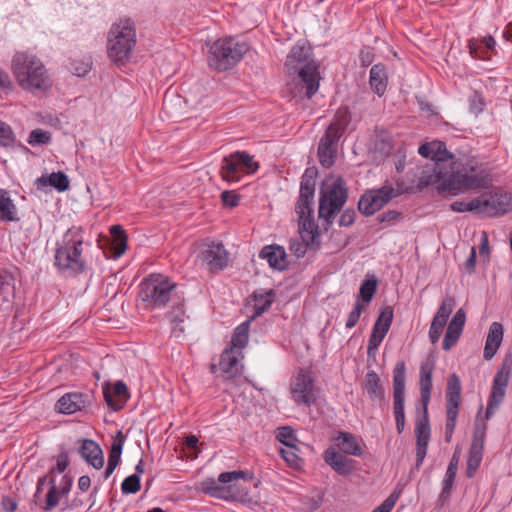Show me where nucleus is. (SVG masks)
Returning a JSON list of instances; mask_svg holds the SVG:
<instances>
[{
    "mask_svg": "<svg viewBox=\"0 0 512 512\" xmlns=\"http://www.w3.org/2000/svg\"><path fill=\"white\" fill-rule=\"evenodd\" d=\"M317 171L307 168L300 182L299 196L295 204L301 240H291L289 249L297 257H303L307 248H317L320 244L319 227L314 219V195Z\"/></svg>",
    "mask_w": 512,
    "mask_h": 512,
    "instance_id": "f257e3e1",
    "label": "nucleus"
},
{
    "mask_svg": "<svg viewBox=\"0 0 512 512\" xmlns=\"http://www.w3.org/2000/svg\"><path fill=\"white\" fill-rule=\"evenodd\" d=\"M446 188L464 192L488 186V173L474 157L455 158L446 164Z\"/></svg>",
    "mask_w": 512,
    "mask_h": 512,
    "instance_id": "f03ea898",
    "label": "nucleus"
},
{
    "mask_svg": "<svg viewBox=\"0 0 512 512\" xmlns=\"http://www.w3.org/2000/svg\"><path fill=\"white\" fill-rule=\"evenodd\" d=\"M11 71L18 85L25 91H47L52 86L50 74L44 63L28 51L14 53Z\"/></svg>",
    "mask_w": 512,
    "mask_h": 512,
    "instance_id": "7ed1b4c3",
    "label": "nucleus"
},
{
    "mask_svg": "<svg viewBox=\"0 0 512 512\" xmlns=\"http://www.w3.org/2000/svg\"><path fill=\"white\" fill-rule=\"evenodd\" d=\"M137 44L136 23L130 17H120L107 32L106 51L116 65H125L132 57Z\"/></svg>",
    "mask_w": 512,
    "mask_h": 512,
    "instance_id": "20e7f679",
    "label": "nucleus"
},
{
    "mask_svg": "<svg viewBox=\"0 0 512 512\" xmlns=\"http://www.w3.org/2000/svg\"><path fill=\"white\" fill-rule=\"evenodd\" d=\"M90 245L84 241V231L79 226H72L56 243L55 266L61 271L83 273L86 261L83 257L84 246Z\"/></svg>",
    "mask_w": 512,
    "mask_h": 512,
    "instance_id": "39448f33",
    "label": "nucleus"
},
{
    "mask_svg": "<svg viewBox=\"0 0 512 512\" xmlns=\"http://www.w3.org/2000/svg\"><path fill=\"white\" fill-rule=\"evenodd\" d=\"M433 366L423 363L420 366V393L423 404V415L417 419L416 433V468L419 469L427 455L428 444L431 436V429L428 417V404L432 391Z\"/></svg>",
    "mask_w": 512,
    "mask_h": 512,
    "instance_id": "423d86ee",
    "label": "nucleus"
},
{
    "mask_svg": "<svg viewBox=\"0 0 512 512\" xmlns=\"http://www.w3.org/2000/svg\"><path fill=\"white\" fill-rule=\"evenodd\" d=\"M310 56V48L298 42L291 48L285 61L288 73L298 74L305 86V95L309 99L318 91L320 81L318 66Z\"/></svg>",
    "mask_w": 512,
    "mask_h": 512,
    "instance_id": "0eeeda50",
    "label": "nucleus"
},
{
    "mask_svg": "<svg viewBox=\"0 0 512 512\" xmlns=\"http://www.w3.org/2000/svg\"><path fill=\"white\" fill-rule=\"evenodd\" d=\"M348 199V189L341 177H327L319 192L318 220L328 229Z\"/></svg>",
    "mask_w": 512,
    "mask_h": 512,
    "instance_id": "6e6552de",
    "label": "nucleus"
},
{
    "mask_svg": "<svg viewBox=\"0 0 512 512\" xmlns=\"http://www.w3.org/2000/svg\"><path fill=\"white\" fill-rule=\"evenodd\" d=\"M176 283L162 274H150L139 284L138 299L146 310L166 307L171 300Z\"/></svg>",
    "mask_w": 512,
    "mask_h": 512,
    "instance_id": "1a4fd4ad",
    "label": "nucleus"
},
{
    "mask_svg": "<svg viewBox=\"0 0 512 512\" xmlns=\"http://www.w3.org/2000/svg\"><path fill=\"white\" fill-rule=\"evenodd\" d=\"M247 50L245 42L233 37L219 39L209 49L208 64L217 71H227L240 62Z\"/></svg>",
    "mask_w": 512,
    "mask_h": 512,
    "instance_id": "9d476101",
    "label": "nucleus"
},
{
    "mask_svg": "<svg viewBox=\"0 0 512 512\" xmlns=\"http://www.w3.org/2000/svg\"><path fill=\"white\" fill-rule=\"evenodd\" d=\"M259 168V164L254 161L246 151H236L225 156L221 161L220 174L224 181L228 183H237L241 181L244 175L254 174Z\"/></svg>",
    "mask_w": 512,
    "mask_h": 512,
    "instance_id": "9b49d317",
    "label": "nucleus"
},
{
    "mask_svg": "<svg viewBox=\"0 0 512 512\" xmlns=\"http://www.w3.org/2000/svg\"><path fill=\"white\" fill-rule=\"evenodd\" d=\"M461 381L457 374H451L447 379L446 387V423L445 440L450 442L456 428L457 417L461 400Z\"/></svg>",
    "mask_w": 512,
    "mask_h": 512,
    "instance_id": "f8f14e48",
    "label": "nucleus"
},
{
    "mask_svg": "<svg viewBox=\"0 0 512 512\" xmlns=\"http://www.w3.org/2000/svg\"><path fill=\"white\" fill-rule=\"evenodd\" d=\"M405 382L406 364L399 361L393 369V413L399 434L405 428Z\"/></svg>",
    "mask_w": 512,
    "mask_h": 512,
    "instance_id": "ddd939ff",
    "label": "nucleus"
},
{
    "mask_svg": "<svg viewBox=\"0 0 512 512\" xmlns=\"http://www.w3.org/2000/svg\"><path fill=\"white\" fill-rule=\"evenodd\" d=\"M511 370L512 360H508L506 358L493 378L492 387L487 402V408L485 411V420H489L495 414V411L498 409L499 405L503 402Z\"/></svg>",
    "mask_w": 512,
    "mask_h": 512,
    "instance_id": "4468645a",
    "label": "nucleus"
},
{
    "mask_svg": "<svg viewBox=\"0 0 512 512\" xmlns=\"http://www.w3.org/2000/svg\"><path fill=\"white\" fill-rule=\"evenodd\" d=\"M397 194L391 185L366 191L359 199L358 210L364 216H372L389 203Z\"/></svg>",
    "mask_w": 512,
    "mask_h": 512,
    "instance_id": "2eb2a0df",
    "label": "nucleus"
},
{
    "mask_svg": "<svg viewBox=\"0 0 512 512\" xmlns=\"http://www.w3.org/2000/svg\"><path fill=\"white\" fill-rule=\"evenodd\" d=\"M479 215L496 217L512 211V193L497 191L478 197Z\"/></svg>",
    "mask_w": 512,
    "mask_h": 512,
    "instance_id": "dca6fc26",
    "label": "nucleus"
},
{
    "mask_svg": "<svg viewBox=\"0 0 512 512\" xmlns=\"http://www.w3.org/2000/svg\"><path fill=\"white\" fill-rule=\"evenodd\" d=\"M198 259L210 272H218L227 266L229 254L222 243L211 242L203 245Z\"/></svg>",
    "mask_w": 512,
    "mask_h": 512,
    "instance_id": "f3484780",
    "label": "nucleus"
},
{
    "mask_svg": "<svg viewBox=\"0 0 512 512\" xmlns=\"http://www.w3.org/2000/svg\"><path fill=\"white\" fill-rule=\"evenodd\" d=\"M290 393L298 405L310 407L314 400V380L309 373L301 370L290 383Z\"/></svg>",
    "mask_w": 512,
    "mask_h": 512,
    "instance_id": "a211bd4d",
    "label": "nucleus"
},
{
    "mask_svg": "<svg viewBox=\"0 0 512 512\" xmlns=\"http://www.w3.org/2000/svg\"><path fill=\"white\" fill-rule=\"evenodd\" d=\"M73 485V478L68 474H63L57 482L49 481V490L46 494L45 504L42 507L44 512H51L56 508L62 498H67Z\"/></svg>",
    "mask_w": 512,
    "mask_h": 512,
    "instance_id": "6ab92c4d",
    "label": "nucleus"
},
{
    "mask_svg": "<svg viewBox=\"0 0 512 512\" xmlns=\"http://www.w3.org/2000/svg\"><path fill=\"white\" fill-rule=\"evenodd\" d=\"M393 321V309L390 306L383 308L376 319L368 340L367 352L370 355L377 350L388 333Z\"/></svg>",
    "mask_w": 512,
    "mask_h": 512,
    "instance_id": "aec40b11",
    "label": "nucleus"
},
{
    "mask_svg": "<svg viewBox=\"0 0 512 512\" xmlns=\"http://www.w3.org/2000/svg\"><path fill=\"white\" fill-rule=\"evenodd\" d=\"M91 403L90 396L82 392H67L55 403L54 410L63 415L83 411Z\"/></svg>",
    "mask_w": 512,
    "mask_h": 512,
    "instance_id": "412c9836",
    "label": "nucleus"
},
{
    "mask_svg": "<svg viewBox=\"0 0 512 512\" xmlns=\"http://www.w3.org/2000/svg\"><path fill=\"white\" fill-rule=\"evenodd\" d=\"M340 138L341 137L338 135L332 133L331 130H326L321 137L317 154L319 162L323 167L330 168L333 166Z\"/></svg>",
    "mask_w": 512,
    "mask_h": 512,
    "instance_id": "4be33fe9",
    "label": "nucleus"
},
{
    "mask_svg": "<svg viewBox=\"0 0 512 512\" xmlns=\"http://www.w3.org/2000/svg\"><path fill=\"white\" fill-rule=\"evenodd\" d=\"M103 397L110 409L119 411L130 398L128 387L123 381H117L113 385L106 384L103 387Z\"/></svg>",
    "mask_w": 512,
    "mask_h": 512,
    "instance_id": "5701e85b",
    "label": "nucleus"
},
{
    "mask_svg": "<svg viewBox=\"0 0 512 512\" xmlns=\"http://www.w3.org/2000/svg\"><path fill=\"white\" fill-rule=\"evenodd\" d=\"M242 358V352L233 348H226L222 352L219 361V369L225 378L230 379L242 373Z\"/></svg>",
    "mask_w": 512,
    "mask_h": 512,
    "instance_id": "b1692460",
    "label": "nucleus"
},
{
    "mask_svg": "<svg viewBox=\"0 0 512 512\" xmlns=\"http://www.w3.org/2000/svg\"><path fill=\"white\" fill-rule=\"evenodd\" d=\"M446 164H433L423 169L418 180L417 187L422 190L431 185H440L438 188L447 190L446 188Z\"/></svg>",
    "mask_w": 512,
    "mask_h": 512,
    "instance_id": "393cba45",
    "label": "nucleus"
},
{
    "mask_svg": "<svg viewBox=\"0 0 512 512\" xmlns=\"http://www.w3.org/2000/svg\"><path fill=\"white\" fill-rule=\"evenodd\" d=\"M465 322L466 313L462 308H460L457 310L448 324L442 343V348L445 351H449L457 343L460 336L462 335Z\"/></svg>",
    "mask_w": 512,
    "mask_h": 512,
    "instance_id": "a878e982",
    "label": "nucleus"
},
{
    "mask_svg": "<svg viewBox=\"0 0 512 512\" xmlns=\"http://www.w3.org/2000/svg\"><path fill=\"white\" fill-rule=\"evenodd\" d=\"M418 153L424 158H430L434 164H447L448 160L453 159V154L447 150L446 144L442 141L435 140L422 144Z\"/></svg>",
    "mask_w": 512,
    "mask_h": 512,
    "instance_id": "bb28decb",
    "label": "nucleus"
},
{
    "mask_svg": "<svg viewBox=\"0 0 512 512\" xmlns=\"http://www.w3.org/2000/svg\"><path fill=\"white\" fill-rule=\"evenodd\" d=\"M79 454L95 469H100L104 465L103 451L94 440L83 439L79 448Z\"/></svg>",
    "mask_w": 512,
    "mask_h": 512,
    "instance_id": "cd10ccee",
    "label": "nucleus"
},
{
    "mask_svg": "<svg viewBox=\"0 0 512 512\" xmlns=\"http://www.w3.org/2000/svg\"><path fill=\"white\" fill-rule=\"evenodd\" d=\"M503 326L499 322L491 323L486 337L483 357L485 360H491L497 353L503 340Z\"/></svg>",
    "mask_w": 512,
    "mask_h": 512,
    "instance_id": "c85d7f7f",
    "label": "nucleus"
},
{
    "mask_svg": "<svg viewBox=\"0 0 512 512\" xmlns=\"http://www.w3.org/2000/svg\"><path fill=\"white\" fill-rule=\"evenodd\" d=\"M259 257L267 260L273 269L282 271L287 267L286 252L282 246L267 245L262 248Z\"/></svg>",
    "mask_w": 512,
    "mask_h": 512,
    "instance_id": "c756f323",
    "label": "nucleus"
},
{
    "mask_svg": "<svg viewBox=\"0 0 512 512\" xmlns=\"http://www.w3.org/2000/svg\"><path fill=\"white\" fill-rule=\"evenodd\" d=\"M325 461L335 472L340 475H349L354 469V461L352 459L347 458L346 456L334 451L333 449H328L325 452Z\"/></svg>",
    "mask_w": 512,
    "mask_h": 512,
    "instance_id": "7c9ffc66",
    "label": "nucleus"
},
{
    "mask_svg": "<svg viewBox=\"0 0 512 512\" xmlns=\"http://www.w3.org/2000/svg\"><path fill=\"white\" fill-rule=\"evenodd\" d=\"M275 291L273 289H258L253 293L254 315L252 320L266 312L275 300Z\"/></svg>",
    "mask_w": 512,
    "mask_h": 512,
    "instance_id": "2f4dec72",
    "label": "nucleus"
},
{
    "mask_svg": "<svg viewBox=\"0 0 512 512\" xmlns=\"http://www.w3.org/2000/svg\"><path fill=\"white\" fill-rule=\"evenodd\" d=\"M387 73L385 66L381 63L371 67L369 73V84L371 89L378 95L382 96L387 88Z\"/></svg>",
    "mask_w": 512,
    "mask_h": 512,
    "instance_id": "473e14b6",
    "label": "nucleus"
},
{
    "mask_svg": "<svg viewBox=\"0 0 512 512\" xmlns=\"http://www.w3.org/2000/svg\"><path fill=\"white\" fill-rule=\"evenodd\" d=\"M168 318L172 325V334L175 337H180L184 332L183 323L188 318L186 316L185 306L183 301L174 303L172 309L168 313Z\"/></svg>",
    "mask_w": 512,
    "mask_h": 512,
    "instance_id": "72a5a7b5",
    "label": "nucleus"
},
{
    "mask_svg": "<svg viewBox=\"0 0 512 512\" xmlns=\"http://www.w3.org/2000/svg\"><path fill=\"white\" fill-rule=\"evenodd\" d=\"M458 462H459L458 456L456 454H453V456L449 462V465L447 467L444 479H443L442 491L439 495V501H442V502L446 501L451 494L452 486L455 481V477H456V473H457V469H458Z\"/></svg>",
    "mask_w": 512,
    "mask_h": 512,
    "instance_id": "f704fd0d",
    "label": "nucleus"
},
{
    "mask_svg": "<svg viewBox=\"0 0 512 512\" xmlns=\"http://www.w3.org/2000/svg\"><path fill=\"white\" fill-rule=\"evenodd\" d=\"M351 118V112L348 107H340L336 111L333 121L326 130H331L332 133L341 137L349 128Z\"/></svg>",
    "mask_w": 512,
    "mask_h": 512,
    "instance_id": "c9c22d12",
    "label": "nucleus"
},
{
    "mask_svg": "<svg viewBox=\"0 0 512 512\" xmlns=\"http://www.w3.org/2000/svg\"><path fill=\"white\" fill-rule=\"evenodd\" d=\"M365 389L368 393L369 398L372 401L382 402L385 397V391L380 383V378L378 374L370 370L366 373L365 376Z\"/></svg>",
    "mask_w": 512,
    "mask_h": 512,
    "instance_id": "e433bc0d",
    "label": "nucleus"
},
{
    "mask_svg": "<svg viewBox=\"0 0 512 512\" xmlns=\"http://www.w3.org/2000/svg\"><path fill=\"white\" fill-rule=\"evenodd\" d=\"M336 441L341 451L347 455L361 456L363 451L358 444L355 436L348 432H339Z\"/></svg>",
    "mask_w": 512,
    "mask_h": 512,
    "instance_id": "4c0bfd02",
    "label": "nucleus"
},
{
    "mask_svg": "<svg viewBox=\"0 0 512 512\" xmlns=\"http://www.w3.org/2000/svg\"><path fill=\"white\" fill-rule=\"evenodd\" d=\"M37 185L52 186L59 192H64L69 188L68 176L63 172H53L48 177L41 176L37 179Z\"/></svg>",
    "mask_w": 512,
    "mask_h": 512,
    "instance_id": "58836bf2",
    "label": "nucleus"
},
{
    "mask_svg": "<svg viewBox=\"0 0 512 512\" xmlns=\"http://www.w3.org/2000/svg\"><path fill=\"white\" fill-rule=\"evenodd\" d=\"M0 219L6 222L17 221V208L9 193L0 188Z\"/></svg>",
    "mask_w": 512,
    "mask_h": 512,
    "instance_id": "ea45409f",
    "label": "nucleus"
},
{
    "mask_svg": "<svg viewBox=\"0 0 512 512\" xmlns=\"http://www.w3.org/2000/svg\"><path fill=\"white\" fill-rule=\"evenodd\" d=\"M125 441H126V435L123 434V432L121 430H119L112 437L111 449L108 454V464L109 465H111L113 467H117L119 465Z\"/></svg>",
    "mask_w": 512,
    "mask_h": 512,
    "instance_id": "a19ab883",
    "label": "nucleus"
},
{
    "mask_svg": "<svg viewBox=\"0 0 512 512\" xmlns=\"http://www.w3.org/2000/svg\"><path fill=\"white\" fill-rule=\"evenodd\" d=\"M252 319H248L238 325L231 338V347L235 350H241L248 344L249 341V328Z\"/></svg>",
    "mask_w": 512,
    "mask_h": 512,
    "instance_id": "79ce46f5",
    "label": "nucleus"
},
{
    "mask_svg": "<svg viewBox=\"0 0 512 512\" xmlns=\"http://www.w3.org/2000/svg\"><path fill=\"white\" fill-rule=\"evenodd\" d=\"M377 290V280L375 278L365 279L359 289L358 298L361 303L368 304Z\"/></svg>",
    "mask_w": 512,
    "mask_h": 512,
    "instance_id": "37998d69",
    "label": "nucleus"
},
{
    "mask_svg": "<svg viewBox=\"0 0 512 512\" xmlns=\"http://www.w3.org/2000/svg\"><path fill=\"white\" fill-rule=\"evenodd\" d=\"M110 233L114 239L115 254L116 256H121L127 247V236L121 225L111 226Z\"/></svg>",
    "mask_w": 512,
    "mask_h": 512,
    "instance_id": "c03bdc74",
    "label": "nucleus"
},
{
    "mask_svg": "<svg viewBox=\"0 0 512 512\" xmlns=\"http://www.w3.org/2000/svg\"><path fill=\"white\" fill-rule=\"evenodd\" d=\"M15 285L14 271L8 268H0V294L13 293Z\"/></svg>",
    "mask_w": 512,
    "mask_h": 512,
    "instance_id": "a18cd8bd",
    "label": "nucleus"
},
{
    "mask_svg": "<svg viewBox=\"0 0 512 512\" xmlns=\"http://www.w3.org/2000/svg\"><path fill=\"white\" fill-rule=\"evenodd\" d=\"M483 458V450L477 447H470L468 460H467V477L471 478L474 476L476 470L479 468Z\"/></svg>",
    "mask_w": 512,
    "mask_h": 512,
    "instance_id": "49530a36",
    "label": "nucleus"
},
{
    "mask_svg": "<svg viewBox=\"0 0 512 512\" xmlns=\"http://www.w3.org/2000/svg\"><path fill=\"white\" fill-rule=\"evenodd\" d=\"M467 49L470 56L475 60H490V56L488 55L487 51L481 47V44L475 38H471L468 40Z\"/></svg>",
    "mask_w": 512,
    "mask_h": 512,
    "instance_id": "de8ad7c7",
    "label": "nucleus"
},
{
    "mask_svg": "<svg viewBox=\"0 0 512 512\" xmlns=\"http://www.w3.org/2000/svg\"><path fill=\"white\" fill-rule=\"evenodd\" d=\"M479 200L478 197L470 200L469 202L465 201H455L451 203L450 208L452 211L457 213H462L466 211L474 212L479 215Z\"/></svg>",
    "mask_w": 512,
    "mask_h": 512,
    "instance_id": "09e8293b",
    "label": "nucleus"
},
{
    "mask_svg": "<svg viewBox=\"0 0 512 512\" xmlns=\"http://www.w3.org/2000/svg\"><path fill=\"white\" fill-rule=\"evenodd\" d=\"M296 446H289L280 450V454L284 461L292 468H298L301 465V458L296 453Z\"/></svg>",
    "mask_w": 512,
    "mask_h": 512,
    "instance_id": "8fccbe9b",
    "label": "nucleus"
},
{
    "mask_svg": "<svg viewBox=\"0 0 512 512\" xmlns=\"http://www.w3.org/2000/svg\"><path fill=\"white\" fill-rule=\"evenodd\" d=\"M51 141V134L42 129H34L30 132L27 142L31 146L48 144Z\"/></svg>",
    "mask_w": 512,
    "mask_h": 512,
    "instance_id": "3c124183",
    "label": "nucleus"
},
{
    "mask_svg": "<svg viewBox=\"0 0 512 512\" xmlns=\"http://www.w3.org/2000/svg\"><path fill=\"white\" fill-rule=\"evenodd\" d=\"M141 488L139 475H130L126 477L121 484L123 494H135Z\"/></svg>",
    "mask_w": 512,
    "mask_h": 512,
    "instance_id": "603ef678",
    "label": "nucleus"
},
{
    "mask_svg": "<svg viewBox=\"0 0 512 512\" xmlns=\"http://www.w3.org/2000/svg\"><path fill=\"white\" fill-rule=\"evenodd\" d=\"M14 141L15 136L10 125L0 120V146L10 147Z\"/></svg>",
    "mask_w": 512,
    "mask_h": 512,
    "instance_id": "864d4df0",
    "label": "nucleus"
},
{
    "mask_svg": "<svg viewBox=\"0 0 512 512\" xmlns=\"http://www.w3.org/2000/svg\"><path fill=\"white\" fill-rule=\"evenodd\" d=\"M487 425L484 422H477L473 432L472 443L470 447H477L478 449L484 448V440L486 434Z\"/></svg>",
    "mask_w": 512,
    "mask_h": 512,
    "instance_id": "5fc2aeb1",
    "label": "nucleus"
},
{
    "mask_svg": "<svg viewBox=\"0 0 512 512\" xmlns=\"http://www.w3.org/2000/svg\"><path fill=\"white\" fill-rule=\"evenodd\" d=\"M364 309H365L364 303H361L360 300L357 299L352 311L348 314V317H347V320L345 323V327L347 329H351L356 326Z\"/></svg>",
    "mask_w": 512,
    "mask_h": 512,
    "instance_id": "6e6d98bb",
    "label": "nucleus"
},
{
    "mask_svg": "<svg viewBox=\"0 0 512 512\" xmlns=\"http://www.w3.org/2000/svg\"><path fill=\"white\" fill-rule=\"evenodd\" d=\"M402 490L395 489L383 502L381 505L376 507L372 512H391L396 502L398 501Z\"/></svg>",
    "mask_w": 512,
    "mask_h": 512,
    "instance_id": "4d7b16f0",
    "label": "nucleus"
},
{
    "mask_svg": "<svg viewBox=\"0 0 512 512\" xmlns=\"http://www.w3.org/2000/svg\"><path fill=\"white\" fill-rule=\"evenodd\" d=\"M402 490L395 489L383 502L381 505L376 507L372 512H391L396 502L398 501Z\"/></svg>",
    "mask_w": 512,
    "mask_h": 512,
    "instance_id": "13d9d810",
    "label": "nucleus"
},
{
    "mask_svg": "<svg viewBox=\"0 0 512 512\" xmlns=\"http://www.w3.org/2000/svg\"><path fill=\"white\" fill-rule=\"evenodd\" d=\"M246 476V473L244 471H228L223 472L218 476V482L220 484H227L228 488L232 487V483L238 481L239 479H244Z\"/></svg>",
    "mask_w": 512,
    "mask_h": 512,
    "instance_id": "bf43d9fd",
    "label": "nucleus"
},
{
    "mask_svg": "<svg viewBox=\"0 0 512 512\" xmlns=\"http://www.w3.org/2000/svg\"><path fill=\"white\" fill-rule=\"evenodd\" d=\"M276 437L279 440V442L284 444L286 447L295 445L294 441L296 440V437H295L294 431L292 428H290L288 426L280 427L278 429V433H277Z\"/></svg>",
    "mask_w": 512,
    "mask_h": 512,
    "instance_id": "052dcab7",
    "label": "nucleus"
},
{
    "mask_svg": "<svg viewBox=\"0 0 512 512\" xmlns=\"http://www.w3.org/2000/svg\"><path fill=\"white\" fill-rule=\"evenodd\" d=\"M68 465H69L68 453L66 451H63V452H61L60 454L57 455V457H56V465L54 467H52L49 470V472L53 476L56 473L57 474H62L67 469Z\"/></svg>",
    "mask_w": 512,
    "mask_h": 512,
    "instance_id": "680f3d73",
    "label": "nucleus"
},
{
    "mask_svg": "<svg viewBox=\"0 0 512 512\" xmlns=\"http://www.w3.org/2000/svg\"><path fill=\"white\" fill-rule=\"evenodd\" d=\"M454 306H455L454 298L451 297V296H446L442 300V302H441V304H440L436 314L441 316V317L444 316L446 318H449V316L451 315V313H452V311L454 309Z\"/></svg>",
    "mask_w": 512,
    "mask_h": 512,
    "instance_id": "e2e57ef3",
    "label": "nucleus"
},
{
    "mask_svg": "<svg viewBox=\"0 0 512 512\" xmlns=\"http://www.w3.org/2000/svg\"><path fill=\"white\" fill-rule=\"evenodd\" d=\"M356 219V211L353 208H346L342 211L338 225L340 227H350L354 224Z\"/></svg>",
    "mask_w": 512,
    "mask_h": 512,
    "instance_id": "0e129e2a",
    "label": "nucleus"
},
{
    "mask_svg": "<svg viewBox=\"0 0 512 512\" xmlns=\"http://www.w3.org/2000/svg\"><path fill=\"white\" fill-rule=\"evenodd\" d=\"M402 213L397 210H388L381 214H379L376 220L379 223H387L390 225H394L397 220L401 217Z\"/></svg>",
    "mask_w": 512,
    "mask_h": 512,
    "instance_id": "69168bd1",
    "label": "nucleus"
},
{
    "mask_svg": "<svg viewBox=\"0 0 512 512\" xmlns=\"http://www.w3.org/2000/svg\"><path fill=\"white\" fill-rule=\"evenodd\" d=\"M221 200L224 206L236 207L239 204L240 195L235 191L226 190L221 193Z\"/></svg>",
    "mask_w": 512,
    "mask_h": 512,
    "instance_id": "338daca9",
    "label": "nucleus"
},
{
    "mask_svg": "<svg viewBox=\"0 0 512 512\" xmlns=\"http://www.w3.org/2000/svg\"><path fill=\"white\" fill-rule=\"evenodd\" d=\"M73 74L83 77L86 76L91 70V64L89 62H74L70 67Z\"/></svg>",
    "mask_w": 512,
    "mask_h": 512,
    "instance_id": "774afa93",
    "label": "nucleus"
}]
</instances>
